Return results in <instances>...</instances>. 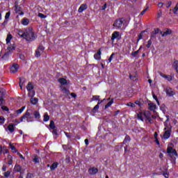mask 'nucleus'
<instances>
[{"label": "nucleus", "instance_id": "f257e3e1", "mask_svg": "<svg viewBox=\"0 0 178 178\" xmlns=\"http://www.w3.org/2000/svg\"><path fill=\"white\" fill-rule=\"evenodd\" d=\"M34 118L37 120L41 118L40 115V112L38 111H33L31 108L28 109L26 113L22 115L20 118V122H25V120L28 122H34Z\"/></svg>", "mask_w": 178, "mask_h": 178}, {"label": "nucleus", "instance_id": "f03ea898", "mask_svg": "<svg viewBox=\"0 0 178 178\" xmlns=\"http://www.w3.org/2000/svg\"><path fill=\"white\" fill-rule=\"evenodd\" d=\"M37 38V35H35V33H34V31H33V29H29L27 31H26L25 33V40L26 41H34Z\"/></svg>", "mask_w": 178, "mask_h": 178}, {"label": "nucleus", "instance_id": "7ed1b4c3", "mask_svg": "<svg viewBox=\"0 0 178 178\" xmlns=\"http://www.w3.org/2000/svg\"><path fill=\"white\" fill-rule=\"evenodd\" d=\"M167 153L170 156V158H172V159H176V157L175 156H178L177 152L172 147H168L167 148Z\"/></svg>", "mask_w": 178, "mask_h": 178}, {"label": "nucleus", "instance_id": "20e7f679", "mask_svg": "<svg viewBox=\"0 0 178 178\" xmlns=\"http://www.w3.org/2000/svg\"><path fill=\"white\" fill-rule=\"evenodd\" d=\"M34 89V86L31 82H29L27 86H26V90L29 91V97H34L35 95V91L33 90Z\"/></svg>", "mask_w": 178, "mask_h": 178}, {"label": "nucleus", "instance_id": "39448f33", "mask_svg": "<svg viewBox=\"0 0 178 178\" xmlns=\"http://www.w3.org/2000/svg\"><path fill=\"white\" fill-rule=\"evenodd\" d=\"M44 49H45V47H44L42 45H40L35 51V58H40V56H41V54L44 52Z\"/></svg>", "mask_w": 178, "mask_h": 178}, {"label": "nucleus", "instance_id": "423d86ee", "mask_svg": "<svg viewBox=\"0 0 178 178\" xmlns=\"http://www.w3.org/2000/svg\"><path fill=\"white\" fill-rule=\"evenodd\" d=\"M123 22H124V18L117 19L115 21L113 26L117 27L118 29H120L123 24Z\"/></svg>", "mask_w": 178, "mask_h": 178}, {"label": "nucleus", "instance_id": "0eeeda50", "mask_svg": "<svg viewBox=\"0 0 178 178\" xmlns=\"http://www.w3.org/2000/svg\"><path fill=\"white\" fill-rule=\"evenodd\" d=\"M168 128H164V130L165 131L163 134V138H165V140H168V138H169V137H170V134L172 133V130L170 129L168 130H167Z\"/></svg>", "mask_w": 178, "mask_h": 178}, {"label": "nucleus", "instance_id": "6e6552de", "mask_svg": "<svg viewBox=\"0 0 178 178\" xmlns=\"http://www.w3.org/2000/svg\"><path fill=\"white\" fill-rule=\"evenodd\" d=\"M18 70H19V65L17 63L13 65L10 69V73H17Z\"/></svg>", "mask_w": 178, "mask_h": 178}, {"label": "nucleus", "instance_id": "1a4fd4ad", "mask_svg": "<svg viewBox=\"0 0 178 178\" xmlns=\"http://www.w3.org/2000/svg\"><path fill=\"white\" fill-rule=\"evenodd\" d=\"M165 92L167 94V95H168V97H172L173 95H175V91H173V89L171 88H165Z\"/></svg>", "mask_w": 178, "mask_h": 178}, {"label": "nucleus", "instance_id": "9d476101", "mask_svg": "<svg viewBox=\"0 0 178 178\" xmlns=\"http://www.w3.org/2000/svg\"><path fill=\"white\" fill-rule=\"evenodd\" d=\"M160 34H161V37H166V35H170V34H172V30L167 29V30L164 32L160 31Z\"/></svg>", "mask_w": 178, "mask_h": 178}, {"label": "nucleus", "instance_id": "9b49d317", "mask_svg": "<svg viewBox=\"0 0 178 178\" xmlns=\"http://www.w3.org/2000/svg\"><path fill=\"white\" fill-rule=\"evenodd\" d=\"M159 74L161 77H163V79H166L168 81H172V80H173V79L172 78V76L170 75H165V74L162 72H160Z\"/></svg>", "mask_w": 178, "mask_h": 178}, {"label": "nucleus", "instance_id": "f8f14e48", "mask_svg": "<svg viewBox=\"0 0 178 178\" xmlns=\"http://www.w3.org/2000/svg\"><path fill=\"white\" fill-rule=\"evenodd\" d=\"M89 175H97L98 173V168H91L88 170Z\"/></svg>", "mask_w": 178, "mask_h": 178}, {"label": "nucleus", "instance_id": "ddd939ff", "mask_svg": "<svg viewBox=\"0 0 178 178\" xmlns=\"http://www.w3.org/2000/svg\"><path fill=\"white\" fill-rule=\"evenodd\" d=\"M15 12L16 13H19L21 16L24 15V13L22 11V7L19 6H15Z\"/></svg>", "mask_w": 178, "mask_h": 178}, {"label": "nucleus", "instance_id": "4468645a", "mask_svg": "<svg viewBox=\"0 0 178 178\" xmlns=\"http://www.w3.org/2000/svg\"><path fill=\"white\" fill-rule=\"evenodd\" d=\"M15 126H16V124H8V130L10 131V133H13L15 131Z\"/></svg>", "mask_w": 178, "mask_h": 178}, {"label": "nucleus", "instance_id": "2eb2a0df", "mask_svg": "<svg viewBox=\"0 0 178 178\" xmlns=\"http://www.w3.org/2000/svg\"><path fill=\"white\" fill-rule=\"evenodd\" d=\"M86 10H87V4H82L79 7L78 12L79 13H82V12H84Z\"/></svg>", "mask_w": 178, "mask_h": 178}, {"label": "nucleus", "instance_id": "dca6fc26", "mask_svg": "<svg viewBox=\"0 0 178 178\" xmlns=\"http://www.w3.org/2000/svg\"><path fill=\"white\" fill-rule=\"evenodd\" d=\"M15 172H18L19 173H22V166H20L18 164H16L14 168Z\"/></svg>", "mask_w": 178, "mask_h": 178}, {"label": "nucleus", "instance_id": "f3484780", "mask_svg": "<svg viewBox=\"0 0 178 178\" xmlns=\"http://www.w3.org/2000/svg\"><path fill=\"white\" fill-rule=\"evenodd\" d=\"M95 59L96 60H99L101 59V49L99 50V51L94 55Z\"/></svg>", "mask_w": 178, "mask_h": 178}, {"label": "nucleus", "instance_id": "a211bd4d", "mask_svg": "<svg viewBox=\"0 0 178 178\" xmlns=\"http://www.w3.org/2000/svg\"><path fill=\"white\" fill-rule=\"evenodd\" d=\"M119 37V32L115 31L111 36V41H114L115 38H118Z\"/></svg>", "mask_w": 178, "mask_h": 178}, {"label": "nucleus", "instance_id": "6ab92c4d", "mask_svg": "<svg viewBox=\"0 0 178 178\" xmlns=\"http://www.w3.org/2000/svg\"><path fill=\"white\" fill-rule=\"evenodd\" d=\"M31 103L33 105H37V104L38 103V99L37 97H34L33 98V97H31Z\"/></svg>", "mask_w": 178, "mask_h": 178}, {"label": "nucleus", "instance_id": "aec40b11", "mask_svg": "<svg viewBox=\"0 0 178 178\" xmlns=\"http://www.w3.org/2000/svg\"><path fill=\"white\" fill-rule=\"evenodd\" d=\"M29 23H30V20L27 18H24L22 21L23 26H29Z\"/></svg>", "mask_w": 178, "mask_h": 178}, {"label": "nucleus", "instance_id": "412c9836", "mask_svg": "<svg viewBox=\"0 0 178 178\" xmlns=\"http://www.w3.org/2000/svg\"><path fill=\"white\" fill-rule=\"evenodd\" d=\"M18 35H19V37H21V38H26V32H24L22 30H19L18 31Z\"/></svg>", "mask_w": 178, "mask_h": 178}, {"label": "nucleus", "instance_id": "4be33fe9", "mask_svg": "<svg viewBox=\"0 0 178 178\" xmlns=\"http://www.w3.org/2000/svg\"><path fill=\"white\" fill-rule=\"evenodd\" d=\"M0 92L1 93V96L0 97V106H2L3 102H5V99H3V95H5V94L2 92V91H0Z\"/></svg>", "mask_w": 178, "mask_h": 178}, {"label": "nucleus", "instance_id": "5701e85b", "mask_svg": "<svg viewBox=\"0 0 178 178\" xmlns=\"http://www.w3.org/2000/svg\"><path fill=\"white\" fill-rule=\"evenodd\" d=\"M149 105V109L150 111H154L156 109V105H155V104L154 103H150L148 104Z\"/></svg>", "mask_w": 178, "mask_h": 178}, {"label": "nucleus", "instance_id": "b1692460", "mask_svg": "<svg viewBox=\"0 0 178 178\" xmlns=\"http://www.w3.org/2000/svg\"><path fill=\"white\" fill-rule=\"evenodd\" d=\"M144 116L145 118H146V119L148 120V122H149V123L152 122V119H151V114H149V113H144Z\"/></svg>", "mask_w": 178, "mask_h": 178}, {"label": "nucleus", "instance_id": "393cba45", "mask_svg": "<svg viewBox=\"0 0 178 178\" xmlns=\"http://www.w3.org/2000/svg\"><path fill=\"white\" fill-rule=\"evenodd\" d=\"M58 81L62 84V86L67 84V80H66L65 78H60Z\"/></svg>", "mask_w": 178, "mask_h": 178}, {"label": "nucleus", "instance_id": "a878e982", "mask_svg": "<svg viewBox=\"0 0 178 178\" xmlns=\"http://www.w3.org/2000/svg\"><path fill=\"white\" fill-rule=\"evenodd\" d=\"M61 90L63 94H66L67 95H69L70 94V91L69 90L63 86H61Z\"/></svg>", "mask_w": 178, "mask_h": 178}, {"label": "nucleus", "instance_id": "bb28decb", "mask_svg": "<svg viewBox=\"0 0 178 178\" xmlns=\"http://www.w3.org/2000/svg\"><path fill=\"white\" fill-rule=\"evenodd\" d=\"M58 162H54L52 163V165L50 166V170H55V169H56V168H58Z\"/></svg>", "mask_w": 178, "mask_h": 178}, {"label": "nucleus", "instance_id": "cd10ccee", "mask_svg": "<svg viewBox=\"0 0 178 178\" xmlns=\"http://www.w3.org/2000/svg\"><path fill=\"white\" fill-rule=\"evenodd\" d=\"M10 53L8 51L4 54V55L1 57V59H3L4 60H8V58H9V55Z\"/></svg>", "mask_w": 178, "mask_h": 178}, {"label": "nucleus", "instance_id": "c85d7f7f", "mask_svg": "<svg viewBox=\"0 0 178 178\" xmlns=\"http://www.w3.org/2000/svg\"><path fill=\"white\" fill-rule=\"evenodd\" d=\"M130 136L129 135H126L124 141L122 142V144H126V143H130Z\"/></svg>", "mask_w": 178, "mask_h": 178}, {"label": "nucleus", "instance_id": "c756f323", "mask_svg": "<svg viewBox=\"0 0 178 178\" xmlns=\"http://www.w3.org/2000/svg\"><path fill=\"white\" fill-rule=\"evenodd\" d=\"M138 116V119L139 120H141L142 122H144V118H143V116H144V113H139L137 114Z\"/></svg>", "mask_w": 178, "mask_h": 178}, {"label": "nucleus", "instance_id": "7c9ffc66", "mask_svg": "<svg viewBox=\"0 0 178 178\" xmlns=\"http://www.w3.org/2000/svg\"><path fill=\"white\" fill-rule=\"evenodd\" d=\"M129 79L133 81H137V74L132 75L131 74H129Z\"/></svg>", "mask_w": 178, "mask_h": 178}, {"label": "nucleus", "instance_id": "2f4dec72", "mask_svg": "<svg viewBox=\"0 0 178 178\" xmlns=\"http://www.w3.org/2000/svg\"><path fill=\"white\" fill-rule=\"evenodd\" d=\"M141 48H143V47H140L138 50L132 52L131 55L136 58V56H137V55H138V54L140 53V50L141 49Z\"/></svg>", "mask_w": 178, "mask_h": 178}, {"label": "nucleus", "instance_id": "473e14b6", "mask_svg": "<svg viewBox=\"0 0 178 178\" xmlns=\"http://www.w3.org/2000/svg\"><path fill=\"white\" fill-rule=\"evenodd\" d=\"M49 127H50V129H51V130L55 129V128L56 127L55 126V122H54V120L50 121Z\"/></svg>", "mask_w": 178, "mask_h": 178}, {"label": "nucleus", "instance_id": "72a5a7b5", "mask_svg": "<svg viewBox=\"0 0 178 178\" xmlns=\"http://www.w3.org/2000/svg\"><path fill=\"white\" fill-rule=\"evenodd\" d=\"M112 104H113V99H112L111 101L108 102L107 104L105 105L104 109H108V108H109V106H111Z\"/></svg>", "mask_w": 178, "mask_h": 178}, {"label": "nucleus", "instance_id": "f704fd0d", "mask_svg": "<svg viewBox=\"0 0 178 178\" xmlns=\"http://www.w3.org/2000/svg\"><path fill=\"white\" fill-rule=\"evenodd\" d=\"M172 12L175 15H178V2L177 3L175 7L172 10Z\"/></svg>", "mask_w": 178, "mask_h": 178}, {"label": "nucleus", "instance_id": "c9c22d12", "mask_svg": "<svg viewBox=\"0 0 178 178\" xmlns=\"http://www.w3.org/2000/svg\"><path fill=\"white\" fill-rule=\"evenodd\" d=\"M33 161L35 163H40V158H38V156L37 155L34 156Z\"/></svg>", "mask_w": 178, "mask_h": 178}, {"label": "nucleus", "instance_id": "e433bc0d", "mask_svg": "<svg viewBox=\"0 0 178 178\" xmlns=\"http://www.w3.org/2000/svg\"><path fill=\"white\" fill-rule=\"evenodd\" d=\"M9 146L13 152H17V149H16V147L13 146L12 143H10Z\"/></svg>", "mask_w": 178, "mask_h": 178}, {"label": "nucleus", "instance_id": "4c0bfd02", "mask_svg": "<svg viewBox=\"0 0 178 178\" xmlns=\"http://www.w3.org/2000/svg\"><path fill=\"white\" fill-rule=\"evenodd\" d=\"M48 120H49V115H48V113H44V119L43 121L44 122H48Z\"/></svg>", "mask_w": 178, "mask_h": 178}, {"label": "nucleus", "instance_id": "58836bf2", "mask_svg": "<svg viewBox=\"0 0 178 178\" xmlns=\"http://www.w3.org/2000/svg\"><path fill=\"white\" fill-rule=\"evenodd\" d=\"M24 109H26V106H22L21 108L16 111V113H17L19 115V114L22 113V112H23V111H24Z\"/></svg>", "mask_w": 178, "mask_h": 178}, {"label": "nucleus", "instance_id": "ea45409f", "mask_svg": "<svg viewBox=\"0 0 178 178\" xmlns=\"http://www.w3.org/2000/svg\"><path fill=\"white\" fill-rule=\"evenodd\" d=\"M10 40H12V35L8 34L6 38V43L9 44V42H10Z\"/></svg>", "mask_w": 178, "mask_h": 178}, {"label": "nucleus", "instance_id": "a19ab883", "mask_svg": "<svg viewBox=\"0 0 178 178\" xmlns=\"http://www.w3.org/2000/svg\"><path fill=\"white\" fill-rule=\"evenodd\" d=\"M98 109H99V105L97 104L92 109V113H95V112H97V111H98Z\"/></svg>", "mask_w": 178, "mask_h": 178}, {"label": "nucleus", "instance_id": "79ce46f5", "mask_svg": "<svg viewBox=\"0 0 178 178\" xmlns=\"http://www.w3.org/2000/svg\"><path fill=\"white\" fill-rule=\"evenodd\" d=\"M150 40L151 41L154 40H156V34L152 33L151 36H150Z\"/></svg>", "mask_w": 178, "mask_h": 178}, {"label": "nucleus", "instance_id": "37998d69", "mask_svg": "<svg viewBox=\"0 0 178 178\" xmlns=\"http://www.w3.org/2000/svg\"><path fill=\"white\" fill-rule=\"evenodd\" d=\"M8 159H9L8 161V165H12V163H13V160H12V156H8Z\"/></svg>", "mask_w": 178, "mask_h": 178}, {"label": "nucleus", "instance_id": "c03bdc74", "mask_svg": "<svg viewBox=\"0 0 178 178\" xmlns=\"http://www.w3.org/2000/svg\"><path fill=\"white\" fill-rule=\"evenodd\" d=\"M5 123V118L3 116H0V124L2 125Z\"/></svg>", "mask_w": 178, "mask_h": 178}, {"label": "nucleus", "instance_id": "a18cd8bd", "mask_svg": "<svg viewBox=\"0 0 178 178\" xmlns=\"http://www.w3.org/2000/svg\"><path fill=\"white\" fill-rule=\"evenodd\" d=\"M151 45H152V40H149L147 44H146L147 48H151Z\"/></svg>", "mask_w": 178, "mask_h": 178}, {"label": "nucleus", "instance_id": "49530a36", "mask_svg": "<svg viewBox=\"0 0 178 178\" xmlns=\"http://www.w3.org/2000/svg\"><path fill=\"white\" fill-rule=\"evenodd\" d=\"M99 101V95H95L92 97V101Z\"/></svg>", "mask_w": 178, "mask_h": 178}, {"label": "nucleus", "instance_id": "de8ad7c7", "mask_svg": "<svg viewBox=\"0 0 178 178\" xmlns=\"http://www.w3.org/2000/svg\"><path fill=\"white\" fill-rule=\"evenodd\" d=\"M113 56H115V53H113L111 56L108 58V63H111L112 62V59H113Z\"/></svg>", "mask_w": 178, "mask_h": 178}, {"label": "nucleus", "instance_id": "09e8293b", "mask_svg": "<svg viewBox=\"0 0 178 178\" xmlns=\"http://www.w3.org/2000/svg\"><path fill=\"white\" fill-rule=\"evenodd\" d=\"M26 81V79L24 77L19 78V83L24 84V82Z\"/></svg>", "mask_w": 178, "mask_h": 178}, {"label": "nucleus", "instance_id": "8fccbe9b", "mask_svg": "<svg viewBox=\"0 0 178 178\" xmlns=\"http://www.w3.org/2000/svg\"><path fill=\"white\" fill-rule=\"evenodd\" d=\"M108 6V4L105 3L103 6L100 7L101 10H105Z\"/></svg>", "mask_w": 178, "mask_h": 178}, {"label": "nucleus", "instance_id": "3c124183", "mask_svg": "<svg viewBox=\"0 0 178 178\" xmlns=\"http://www.w3.org/2000/svg\"><path fill=\"white\" fill-rule=\"evenodd\" d=\"M1 109H2L3 111H6V112H8V111H9V108H8V106H1Z\"/></svg>", "mask_w": 178, "mask_h": 178}, {"label": "nucleus", "instance_id": "603ef678", "mask_svg": "<svg viewBox=\"0 0 178 178\" xmlns=\"http://www.w3.org/2000/svg\"><path fill=\"white\" fill-rule=\"evenodd\" d=\"M152 95H153L154 99H155V101H156L158 105H159V100H158V97H156V95H155V94H154V93L152 94Z\"/></svg>", "mask_w": 178, "mask_h": 178}, {"label": "nucleus", "instance_id": "864d4df0", "mask_svg": "<svg viewBox=\"0 0 178 178\" xmlns=\"http://www.w3.org/2000/svg\"><path fill=\"white\" fill-rule=\"evenodd\" d=\"M65 163H70V157L69 156H66Z\"/></svg>", "mask_w": 178, "mask_h": 178}, {"label": "nucleus", "instance_id": "5fc2aeb1", "mask_svg": "<svg viewBox=\"0 0 178 178\" xmlns=\"http://www.w3.org/2000/svg\"><path fill=\"white\" fill-rule=\"evenodd\" d=\"M38 17H40V19H45V17H47V15H44L42 13H39Z\"/></svg>", "mask_w": 178, "mask_h": 178}, {"label": "nucleus", "instance_id": "6e6d98bb", "mask_svg": "<svg viewBox=\"0 0 178 178\" xmlns=\"http://www.w3.org/2000/svg\"><path fill=\"white\" fill-rule=\"evenodd\" d=\"M4 176L5 177H9V176H10V171H7L4 172Z\"/></svg>", "mask_w": 178, "mask_h": 178}, {"label": "nucleus", "instance_id": "4d7b16f0", "mask_svg": "<svg viewBox=\"0 0 178 178\" xmlns=\"http://www.w3.org/2000/svg\"><path fill=\"white\" fill-rule=\"evenodd\" d=\"M167 120H165L164 125L165 126V127H168V122H169L170 119H169V115H166Z\"/></svg>", "mask_w": 178, "mask_h": 178}, {"label": "nucleus", "instance_id": "13d9d810", "mask_svg": "<svg viewBox=\"0 0 178 178\" xmlns=\"http://www.w3.org/2000/svg\"><path fill=\"white\" fill-rule=\"evenodd\" d=\"M10 16V12L6 13V16H5V19L6 20V19H9Z\"/></svg>", "mask_w": 178, "mask_h": 178}, {"label": "nucleus", "instance_id": "bf43d9fd", "mask_svg": "<svg viewBox=\"0 0 178 178\" xmlns=\"http://www.w3.org/2000/svg\"><path fill=\"white\" fill-rule=\"evenodd\" d=\"M65 134L66 137H67V138H72V134L65 132Z\"/></svg>", "mask_w": 178, "mask_h": 178}, {"label": "nucleus", "instance_id": "052dcab7", "mask_svg": "<svg viewBox=\"0 0 178 178\" xmlns=\"http://www.w3.org/2000/svg\"><path fill=\"white\" fill-rule=\"evenodd\" d=\"M162 16V10H159V12L157 13V17L159 19V17H161Z\"/></svg>", "mask_w": 178, "mask_h": 178}, {"label": "nucleus", "instance_id": "680f3d73", "mask_svg": "<svg viewBox=\"0 0 178 178\" xmlns=\"http://www.w3.org/2000/svg\"><path fill=\"white\" fill-rule=\"evenodd\" d=\"M135 104L138 105V106H141V105H143V103H140L138 100L136 101Z\"/></svg>", "mask_w": 178, "mask_h": 178}, {"label": "nucleus", "instance_id": "e2e57ef3", "mask_svg": "<svg viewBox=\"0 0 178 178\" xmlns=\"http://www.w3.org/2000/svg\"><path fill=\"white\" fill-rule=\"evenodd\" d=\"M147 10H148V7H147L145 9H144L141 13L140 15L143 16V15H144L145 13V12H147Z\"/></svg>", "mask_w": 178, "mask_h": 178}, {"label": "nucleus", "instance_id": "0e129e2a", "mask_svg": "<svg viewBox=\"0 0 178 178\" xmlns=\"http://www.w3.org/2000/svg\"><path fill=\"white\" fill-rule=\"evenodd\" d=\"M8 52L10 53V51L15 50V46L9 47L8 48Z\"/></svg>", "mask_w": 178, "mask_h": 178}, {"label": "nucleus", "instance_id": "69168bd1", "mask_svg": "<svg viewBox=\"0 0 178 178\" xmlns=\"http://www.w3.org/2000/svg\"><path fill=\"white\" fill-rule=\"evenodd\" d=\"M122 145H117V146H115V149L117 150V151H120V149H122Z\"/></svg>", "mask_w": 178, "mask_h": 178}, {"label": "nucleus", "instance_id": "338daca9", "mask_svg": "<svg viewBox=\"0 0 178 178\" xmlns=\"http://www.w3.org/2000/svg\"><path fill=\"white\" fill-rule=\"evenodd\" d=\"M170 6H172V1H168V4H167V6H166V8H169Z\"/></svg>", "mask_w": 178, "mask_h": 178}, {"label": "nucleus", "instance_id": "774afa93", "mask_svg": "<svg viewBox=\"0 0 178 178\" xmlns=\"http://www.w3.org/2000/svg\"><path fill=\"white\" fill-rule=\"evenodd\" d=\"M152 33L153 34H158L159 33V29H154V31Z\"/></svg>", "mask_w": 178, "mask_h": 178}]
</instances>
